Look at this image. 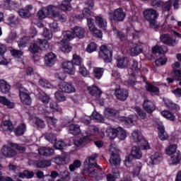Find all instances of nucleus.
I'll list each match as a JSON object with an SVG mask.
<instances>
[{"mask_svg":"<svg viewBox=\"0 0 181 181\" xmlns=\"http://www.w3.org/2000/svg\"><path fill=\"white\" fill-rule=\"evenodd\" d=\"M143 108L147 114H152L155 110H156V106L155 105V103L149 100V99H145L143 103Z\"/></svg>","mask_w":181,"mask_h":181,"instance_id":"nucleus-12","label":"nucleus"},{"mask_svg":"<svg viewBox=\"0 0 181 181\" xmlns=\"http://www.w3.org/2000/svg\"><path fill=\"white\" fill-rule=\"evenodd\" d=\"M134 111L136 112L137 115H139V117H140L141 119H146L147 118L146 112L142 110L141 107H134Z\"/></svg>","mask_w":181,"mask_h":181,"instance_id":"nucleus-48","label":"nucleus"},{"mask_svg":"<svg viewBox=\"0 0 181 181\" xmlns=\"http://www.w3.org/2000/svg\"><path fill=\"white\" fill-rule=\"evenodd\" d=\"M160 39L164 45L168 46L173 47L176 45V40H173V37L169 34H162Z\"/></svg>","mask_w":181,"mask_h":181,"instance_id":"nucleus-13","label":"nucleus"},{"mask_svg":"<svg viewBox=\"0 0 181 181\" xmlns=\"http://www.w3.org/2000/svg\"><path fill=\"white\" fill-rule=\"evenodd\" d=\"M165 104L170 110H174L175 111H179V110H180V107H179L178 105L173 103L172 100H165Z\"/></svg>","mask_w":181,"mask_h":181,"instance_id":"nucleus-40","label":"nucleus"},{"mask_svg":"<svg viewBox=\"0 0 181 181\" xmlns=\"http://www.w3.org/2000/svg\"><path fill=\"white\" fill-rule=\"evenodd\" d=\"M131 156L132 158H134V159H141V158H142L141 148L136 146H133L131 150Z\"/></svg>","mask_w":181,"mask_h":181,"instance_id":"nucleus-27","label":"nucleus"},{"mask_svg":"<svg viewBox=\"0 0 181 181\" xmlns=\"http://www.w3.org/2000/svg\"><path fill=\"white\" fill-rule=\"evenodd\" d=\"M55 98L57 100V101L62 102V101H66V98L62 92L57 91L54 93Z\"/></svg>","mask_w":181,"mask_h":181,"instance_id":"nucleus-57","label":"nucleus"},{"mask_svg":"<svg viewBox=\"0 0 181 181\" xmlns=\"http://www.w3.org/2000/svg\"><path fill=\"white\" fill-rule=\"evenodd\" d=\"M45 139L51 142V144H54L57 141L56 136L52 133L47 134L45 135Z\"/></svg>","mask_w":181,"mask_h":181,"instance_id":"nucleus-59","label":"nucleus"},{"mask_svg":"<svg viewBox=\"0 0 181 181\" xmlns=\"http://www.w3.org/2000/svg\"><path fill=\"white\" fill-rule=\"evenodd\" d=\"M95 19V23L98 25V28L105 30V28H107V20H105V18H103L101 16H96Z\"/></svg>","mask_w":181,"mask_h":181,"instance_id":"nucleus-23","label":"nucleus"},{"mask_svg":"<svg viewBox=\"0 0 181 181\" xmlns=\"http://www.w3.org/2000/svg\"><path fill=\"white\" fill-rule=\"evenodd\" d=\"M33 9V6L28 5L26 8H21L18 10V15L21 18L23 19H28V18H30V11Z\"/></svg>","mask_w":181,"mask_h":181,"instance_id":"nucleus-15","label":"nucleus"},{"mask_svg":"<svg viewBox=\"0 0 181 181\" xmlns=\"http://www.w3.org/2000/svg\"><path fill=\"white\" fill-rule=\"evenodd\" d=\"M88 90L89 91V93L90 95H93V97H95V100H100L101 98V93H103L100 88L97 86H89L88 88Z\"/></svg>","mask_w":181,"mask_h":181,"instance_id":"nucleus-16","label":"nucleus"},{"mask_svg":"<svg viewBox=\"0 0 181 181\" xmlns=\"http://www.w3.org/2000/svg\"><path fill=\"white\" fill-rule=\"evenodd\" d=\"M161 115H163L164 118L170 119V121H174L175 118V115H173V113L168 110H163V112H161Z\"/></svg>","mask_w":181,"mask_h":181,"instance_id":"nucleus-46","label":"nucleus"},{"mask_svg":"<svg viewBox=\"0 0 181 181\" xmlns=\"http://www.w3.org/2000/svg\"><path fill=\"white\" fill-rule=\"evenodd\" d=\"M68 129L72 135H78L81 132L78 124H71L68 127Z\"/></svg>","mask_w":181,"mask_h":181,"instance_id":"nucleus-34","label":"nucleus"},{"mask_svg":"<svg viewBox=\"0 0 181 181\" xmlns=\"http://www.w3.org/2000/svg\"><path fill=\"white\" fill-rule=\"evenodd\" d=\"M9 146L4 145L1 149L0 158H8Z\"/></svg>","mask_w":181,"mask_h":181,"instance_id":"nucleus-53","label":"nucleus"},{"mask_svg":"<svg viewBox=\"0 0 181 181\" xmlns=\"http://www.w3.org/2000/svg\"><path fill=\"white\" fill-rule=\"evenodd\" d=\"M115 95L119 101H125L129 96L128 90L127 89L117 88L115 90Z\"/></svg>","mask_w":181,"mask_h":181,"instance_id":"nucleus-14","label":"nucleus"},{"mask_svg":"<svg viewBox=\"0 0 181 181\" xmlns=\"http://www.w3.org/2000/svg\"><path fill=\"white\" fill-rule=\"evenodd\" d=\"M36 42L40 50H46L47 49H49V42H47V40L37 39Z\"/></svg>","mask_w":181,"mask_h":181,"instance_id":"nucleus-31","label":"nucleus"},{"mask_svg":"<svg viewBox=\"0 0 181 181\" xmlns=\"http://www.w3.org/2000/svg\"><path fill=\"white\" fill-rule=\"evenodd\" d=\"M132 136L133 141L136 142L139 146H141L142 149H145L146 151L150 149L151 146H149V143L142 137V134L140 133L139 130H134Z\"/></svg>","mask_w":181,"mask_h":181,"instance_id":"nucleus-6","label":"nucleus"},{"mask_svg":"<svg viewBox=\"0 0 181 181\" xmlns=\"http://www.w3.org/2000/svg\"><path fill=\"white\" fill-rule=\"evenodd\" d=\"M144 17L149 22L150 27L153 29L160 28V23L156 21L159 16L158 11L153 8H147L143 12Z\"/></svg>","mask_w":181,"mask_h":181,"instance_id":"nucleus-2","label":"nucleus"},{"mask_svg":"<svg viewBox=\"0 0 181 181\" xmlns=\"http://www.w3.org/2000/svg\"><path fill=\"white\" fill-rule=\"evenodd\" d=\"M28 50L32 53V54H35L38 53L40 50L39 46L37 45L36 41L34 43H30L28 47Z\"/></svg>","mask_w":181,"mask_h":181,"instance_id":"nucleus-44","label":"nucleus"},{"mask_svg":"<svg viewBox=\"0 0 181 181\" xmlns=\"http://www.w3.org/2000/svg\"><path fill=\"white\" fill-rule=\"evenodd\" d=\"M20 98L23 103V104H25V105H30L32 104V98L29 95V92L25 87L22 85H18V86Z\"/></svg>","mask_w":181,"mask_h":181,"instance_id":"nucleus-8","label":"nucleus"},{"mask_svg":"<svg viewBox=\"0 0 181 181\" xmlns=\"http://www.w3.org/2000/svg\"><path fill=\"white\" fill-rule=\"evenodd\" d=\"M49 108L52 110L53 112H59V114H63V110L56 102H51L49 103Z\"/></svg>","mask_w":181,"mask_h":181,"instance_id":"nucleus-39","label":"nucleus"},{"mask_svg":"<svg viewBox=\"0 0 181 181\" xmlns=\"http://www.w3.org/2000/svg\"><path fill=\"white\" fill-rule=\"evenodd\" d=\"M166 62H168V59L161 55V57H159L156 60V64L158 66H163V64H166Z\"/></svg>","mask_w":181,"mask_h":181,"instance_id":"nucleus-62","label":"nucleus"},{"mask_svg":"<svg viewBox=\"0 0 181 181\" xmlns=\"http://www.w3.org/2000/svg\"><path fill=\"white\" fill-rule=\"evenodd\" d=\"M88 53H93V52H95L97 50V44L95 42H90L86 49Z\"/></svg>","mask_w":181,"mask_h":181,"instance_id":"nucleus-61","label":"nucleus"},{"mask_svg":"<svg viewBox=\"0 0 181 181\" xmlns=\"http://www.w3.org/2000/svg\"><path fill=\"white\" fill-rule=\"evenodd\" d=\"M29 43V37H25L23 39L21 40V41L18 42V47L21 48L22 47H26V45Z\"/></svg>","mask_w":181,"mask_h":181,"instance_id":"nucleus-64","label":"nucleus"},{"mask_svg":"<svg viewBox=\"0 0 181 181\" xmlns=\"http://www.w3.org/2000/svg\"><path fill=\"white\" fill-rule=\"evenodd\" d=\"M105 114L106 117H117L119 112H117V110H115L114 109L107 108L105 110Z\"/></svg>","mask_w":181,"mask_h":181,"instance_id":"nucleus-54","label":"nucleus"},{"mask_svg":"<svg viewBox=\"0 0 181 181\" xmlns=\"http://www.w3.org/2000/svg\"><path fill=\"white\" fill-rule=\"evenodd\" d=\"M92 119L93 118L90 116H87L86 115L81 117V122L85 125H90V124H91Z\"/></svg>","mask_w":181,"mask_h":181,"instance_id":"nucleus-55","label":"nucleus"},{"mask_svg":"<svg viewBox=\"0 0 181 181\" xmlns=\"http://www.w3.org/2000/svg\"><path fill=\"white\" fill-rule=\"evenodd\" d=\"M98 156L97 154L92 155L88 157L84 161V170L86 172H90L89 175L90 176H97L101 172V168L95 163V158Z\"/></svg>","mask_w":181,"mask_h":181,"instance_id":"nucleus-1","label":"nucleus"},{"mask_svg":"<svg viewBox=\"0 0 181 181\" xmlns=\"http://www.w3.org/2000/svg\"><path fill=\"white\" fill-rule=\"evenodd\" d=\"M51 165L52 161L47 160H40L37 163V167L40 168H47L51 166Z\"/></svg>","mask_w":181,"mask_h":181,"instance_id":"nucleus-47","label":"nucleus"},{"mask_svg":"<svg viewBox=\"0 0 181 181\" xmlns=\"http://www.w3.org/2000/svg\"><path fill=\"white\" fill-rule=\"evenodd\" d=\"M129 64V60L127 58H121L117 60V66L119 69H124L125 67H128Z\"/></svg>","mask_w":181,"mask_h":181,"instance_id":"nucleus-36","label":"nucleus"},{"mask_svg":"<svg viewBox=\"0 0 181 181\" xmlns=\"http://www.w3.org/2000/svg\"><path fill=\"white\" fill-rule=\"evenodd\" d=\"M145 88L146 91H148V93H151V94H154L155 95L159 94V89L158 87L151 83L146 82Z\"/></svg>","mask_w":181,"mask_h":181,"instance_id":"nucleus-24","label":"nucleus"},{"mask_svg":"<svg viewBox=\"0 0 181 181\" xmlns=\"http://www.w3.org/2000/svg\"><path fill=\"white\" fill-rule=\"evenodd\" d=\"M0 103L3 105H6L8 108H13V103H11L10 100H8L4 96H0Z\"/></svg>","mask_w":181,"mask_h":181,"instance_id":"nucleus-49","label":"nucleus"},{"mask_svg":"<svg viewBox=\"0 0 181 181\" xmlns=\"http://www.w3.org/2000/svg\"><path fill=\"white\" fill-rule=\"evenodd\" d=\"M109 20L113 25H117L118 22H124V19L127 17V13L124 11L122 8L115 9V11H109Z\"/></svg>","mask_w":181,"mask_h":181,"instance_id":"nucleus-5","label":"nucleus"},{"mask_svg":"<svg viewBox=\"0 0 181 181\" xmlns=\"http://www.w3.org/2000/svg\"><path fill=\"white\" fill-rule=\"evenodd\" d=\"M110 158L109 160L110 163L112 166H119L121 163V158H119V150L114 147V146H110Z\"/></svg>","mask_w":181,"mask_h":181,"instance_id":"nucleus-7","label":"nucleus"},{"mask_svg":"<svg viewBox=\"0 0 181 181\" xmlns=\"http://www.w3.org/2000/svg\"><path fill=\"white\" fill-rule=\"evenodd\" d=\"M15 39H16V32L11 31L9 33L8 37L6 39V42L7 43H12Z\"/></svg>","mask_w":181,"mask_h":181,"instance_id":"nucleus-58","label":"nucleus"},{"mask_svg":"<svg viewBox=\"0 0 181 181\" xmlns=\"http://www.w3.org/2000/svg\"><path fill=\"white\" fill-rule=\"evenodd\" d=\"M117 135H119L122 141H124L127 138V132L122 127H118Z\"/></svg>","mask_w":181,"mask_h":181,"instance_id":"nucleus-63","label":"nucleus"},{"mask_svg":"<svg viewBox=\"0 0 181 181\" xmlns=\"http://www.w3.org/2000/svg\"><path fill=\"white\" fill-rule=\"evenodd\" d=\"M177 146L176 144H171L168 147L165 148V153L167 155H173L171 157V160L173 161V163H179L181 160V156L176 153V149Z\"/></svg>","mask_w":181,"mask_h":181,"instance_id":"nucleus-10","label":"nucleus"},{"mask_svg":"<svg viewBox=\"0 0 181 181\" xmlns=\"http://www.w3.org/2000/svg\"><path fill=\"white\" fill-rule=\"evenodd\" d=\"M86 134L87 136L75 141V145L76 146H81L83 145H86L88 142H90V141H91V138H90V136H97V135L100 134V129L94 125H90L86 129Z\"/></svg>","mask_w":181,"mask_h":181,"instance_id":"nucleus-3","label":"nucleus"},{"mask_svg":"<svg viewBox=\"0 0 181 181\" xmlns=\"http://www.w3.org/2000/svg\"><path fill=\"white\" fill-rule=\"evenodd\" d=\"M38 153L43 156H52L54 154V150L51 148L42 147L38 149Z\"/></svg>","mask_w":181,"mask_h":181,"instance_id":"nucleus-25","label":"nucleus"},{"mask_svg":"<svg viewBox=\"0 0 181 181\" xmlns=\"http://www.w3.org/2000/svg\"><path fill=\"white\" fill-rule=\"evenodd\" d=\"M67 160V156H62V157H57L54 159L55 163L57 165H64L66 163V161Z\"/></svg>","mask_w":181,"mask_h":181,"instance_id":"nucleus-56","label":"nucleus"},{"mask_svg":"<svg viewBox=\"0 0 181 181\" xmlns=\"http://www.w3.org/2000/svg\"><path fill=\"white\" fill-rule=\"evenodd\" d=\"M150 159L149 165H151V166H153V165H158V163H160V162H162L163 160L162 153L159 152L155 153L151 156Z\"/></svg>","mask_w":181,"mask_h":181,"instance_id":"nucleus-18","label":"nucleus"},{"mask_svg":"<svg viewBox=\"0 0 181 181\" xmlns=\"http://www.w3.org/2000/svg\"><path fill=\"white\" fill-rule=\"evenodd\" d=\"M62 47L61 48V50L62 52H64L65 53H69V52H71V46H70V43H69V41L64 40H62Z\"/></svg>","mask_w":181,"mask_h":181,"instance_id":"nucleus-37","label":"nucleus"},{"mask_svg":"<svg viewBox=\"0 0 181 181\" xmlns=\"http://www.w3.org/2000/svg\"><path fill=\"white\" fill-rule=\"evenodd\" d=\"M56 63V56L53 52H49L45 56V64L52 67Z\"/></svg>","mask_w":181,"mask_h":181,"instance_id":"nucleus-20","label":"nucleus"},{"mask_svg":"<svg viewBox=\"0 0 181 181\" xmlns=\"http://www.w3.org/2000/svg\"><path fill=\"white\" fill-rule=\"evenodd\" d=\"M45 12H47V16L49 15H52L54 18L57 16V13H59V8L54 6H49L45 8Z\"/></svg>","mask_w":181,"mask_h":181,"instance_id":"nucleus-30","label":"nucleus"},{"mask_svg":"<svg viewBox=\"0 0 181 181\" xmlns=\"http://www.w3.org/2000/svg\"><path fill=\"white\" fill-rule=\"evenodd\" d=\"M26 132V124H21L18 125L14 130V134L16 135V136H21L25 134Z\"/></svg>","mask_w":181,"mask_h":181,"instance_id":"nucleus-33","label":"nucleus"},{"mask_svg":"<svg viewBox=\"0 0 181 181\" xmlns=\"http://www.w3.org/2000/svg\"><path fill=\"white\" fill-rule=\"evenodd\" d=\"M106 134L110 139H115L118 136V127L117 128H112V127H107L106 129Z\"/></svg>","mask_w":181,"mask_h":181,"instance_id":"nucleus-29","label":"nucleus"},{"mask_svg":"<svg viewBox=\"0 0 181 181\" xmlns=\"http://www.w3.org/2000/svg\"><path fill=\"white\" fill-rule=\"evenodd\" d=\"M99 57L103 59L105 63H111L112 61V51L108 49L107 46L102 45L99 51Z\"/></svg>","mask_w":181,"mask_h":181,"instance_id":"nucleus-9","label":"nucleus"},{"mask_svg":"<svg viewBox=\"0 0 181 181\" xmlns=\"http://www.w3.org/2000/svg\"><path fill=\"white\" fill-rule=\"evenodd\" d=\"M80 166H81V161H80V160H76L74 161L73 164L69 165V170L71 172H74V170L78 169Z\"/></svg>","mask_w":181,"mask_h":181,"instance_id":"nucleus-52","label":"nucleus"},{"mask_svg":"<svg viewBox=\"0 0 181 181\" xmlns=\"http://www.w3.org/2000/svg\"><path fill=\"white\" fill-rule=\"evenodd\" d=\"M70 1L71 0H66L64 1H62V3L60 5V8L62 11H71V6L70 5Z\"/></svg>","mask_w":181,"mask_h":181,"instance_id":"nucleus-45","label":"nucleus"},{"mask_svg":"<svg viewBox=\"0 0 181 181\" xmlns=\"http://www.w3.org/2000/svg\"><path fill=\"white\" fill-rule=\"evenodd\" d=\"M62 69L66 70L68 74H71V76L74 75L76 73V69H74V64L71 62H65L62 64Z\"/></svg>","mask_w":181,"mask_h":181,"instance_id":"nucleus-17","label":"nucleus"},{"mask_svg":"<svg viewBox=\"0 0 181 181\" xmlns=\"http://www.w3.org/2000/svg\"><path fill=\"white\" fill-rule=\"evenodd\" d=\"M91 11L88 8H83L82 11V14L81 15H76V19H78V21H83V19H89L90 15H91Z\"/></svg>","mask_w":181,"mask_h":181,"instance_id":"nucleus-26","label":"nucleus"},{"mask_svg":"<svg viewBox=\"0 0 181 181\" xmlns=\"http://www.w3.org/2000/svg\"><path fill=\"white\" fill-rule=\"evenodd\" d=\"M91 117L98 122H104V117H103V115H101V114L98 113L97 111H93Z\"/></svg>","mask_w":181,"mask_h":181,"instance_id":"nucleus-50","label":"nucleus"},{"mask_svg":"<svg viewBox=\"0 0 181 181\" xmlns=\"http://www.w3.org/2000/svg\"><path fill=\"white\" fill-rule=\"evenodd\" d=\"M49 114H50V112H45V115L47 118V121L49 128L51 129H53V128H56V124H57V119L53 117H49Z\"/></svg>","mask_w":181,"mask_h":181,"instance_id":"nucleus-32","label":"nucleus"},{"mask_svg":"<svg viewBox=\"0 0 181 181\" xmlns=\"http://www.w3.org/2000/svg\"><path fill=\"white\" fill-rule=\"evenodd\" d=\"M58 87L62 93H65L66 94L76 93V86H74L71 82H61L59 83Z\"/></svg>","mask_w":181,"mask_h":181,"instance_id":"nucleus-11","label":"nucleus"},{"mask_svg":"<svg viewBox=\"0 0 181 181\" xmlns=\"http://www.w3.org/2000/svg\"><path fill=\"white\" fill-rule=\"evenodd\" d=\"M153 54H160L163 56L168 52V47L165 45H156L152 48Z\"/></svg>","mask_w":181,"mask_h":181,"instance_id":"nucleus-19","label":"nucleus"},{"mask_svg":"<svg viewBox=\"0 0 181 181\" xmlns=\"http://www.w3.org/2000/svg\"><path fill=\"white\" fill-rule=\"evenodd\" d=\"M73 32L67 30L63 33V36L64 40L66 42H70L71 39L78 37V39H83L86 36V29L83 27L75 26L72 29Z\"/></svg>","mask_w":181,"mask_h":181,"instance_id":"nucleus-4","label":"nucleus"},{"mask_svg":"<svg viewBox=\"0 0 181 181\" xmlns=\"http://www.w3.org/2000/svg\"><path fill=\"white\" fill-rule=\"evenodd\" d=\"M158 129L160 131V134L158 135L161 141H166V139L169 138V135L168 134V133H166V132H165V127L163 126H160V127H158Z\"/></svg>","mask_w":181,"mask_h":181,"instance_id":"nucleus-41","label":"nucleus"},{"mask_svg":"<svg viewBox=\"0 0 181 181\" xmlns=\"http://www.w3.org/2000/svg\"><path fill=\"white\" fill-rule=\"evenodd\" d=\"M1 128L3 131L12 132L13 131V123L11 120L3 121L1 123Z\"/></svg>","mask_w":181,"mask_h":181,"instance_id":"nucleus-28","label":"nucleus"},{"mask_svg":"<svg viewBox=\"0 0 181 181\" xmlns=\"http://www.w3.org/2000/svg\"><path fill=\"white\" fill-rule=\"evenodd\" d=\"M38 83L41 86V87H44V88H54V86L49 82V81L45 78H40L38 81Z\"/></svg>","mask_w":181,"mask_h":181,"instance_id":"nucleus-42","label":"nucleus"},{"mask_svg":"<svg viewBox=\"0 0 181 181\" xmlns=\"http://www.w3.org/2000/svg\"><path fill=\"white\" fill-rule=\"evenodd\" d=\"M104 68H94L93 73L95 78H97V80H100V78H101L103 77V75L104 74Z\"/></svg>","mask_w":181,"mask_h":181,"instance_id":"nucleus-38","label":"nucleus"},{"mask_svg":"<svg viewBox=\"0 0 181 181\" xmlns=\"http://www.w3.org/2000/svg\"><path fill=\"white\" fill-rule=\"evenodd\" d=\"M61 179H58L56 181H69L70 180V173L67 170H64L61 173Z\"/></svg>","mask_w":181,"mask_h":181,"instance_id":"nucleus-51","label":"nucleus"},{"mask_svg":"<svg viewBox=\"0 0 181 181\" xmlns=\"http://www.w3.org/2000/svg\"><path fill=\"white\" fill-rule=\"evenodd\" d=\"M143 52V48L141 45L138 44H134L130 49V54L131 56H138L141 54Z\"/></svg>","mask_w":181,"mask_h":181,"instance_id":"nucleus-22","label":"nucleus"},{"mask_svg":"<svg viewBox=\"0 0 181 181\" xmlns=\"http://www.w3.org/2000/svg\"><path fill=\"white\" fill-rule=\"evenodd\" d=\"M42 36L47 39V40H52L53 38V33L47 28H43Z\"/></svg>","mask_w":181,"mask_h":181,"instance_id":"nucleus-43","label":"nucleus"},{"mask_svg":"<svg viewBox=\"0 0 181 181\" xmlns=\"http://www.w3.org/2000/svg\"><path fill=\"white\" fill-rule=\"evenodd\" d=\"M18 176L21 179H25V177H26L27 179H32V177L35 176V173H33V171H29L28 170H25L23 173H18Z\"/></svg>","mask_w":181,"mask_h":181,"instance_id":"nucleus-35","label":"nucleus"},{"mask_svg":"<svg viewBox=\"0 0 181 181\" xmlns=\"http://www.w3.org/2000/svg\"><path fill=\"white\" fill-rule=\"evenodd\" d=\"M0 91L4 94H8L11 91V85L5 80H0Z\"/></svg>","mask_w":181,"mask_h":181,"instance_id":"nucleus-21","label":"nucleus"},{"mask_svg":"<svg viewBox=\"0 0 181 181\" xmlns=\"http://www.w3.org/2000/svg\"><path fill=\"white\" fill-rule=\"evenodd\" d=\"M72 64L75 66H80L81 64V58L77 54L73 55Z\"/></svg>","mask_w":181,"mask_h":181,"instance_id":"nucleus-60","label":"nucleus"}]
</instances>
